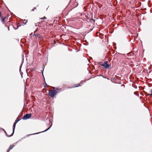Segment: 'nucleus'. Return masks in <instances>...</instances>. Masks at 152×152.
<instances>
[{
    "instance_id": "f257e3e1",
    "label": "nucleus",
    "mask_w": 152,
    "mask_h": 152,
    "mask_svg": "<svg viewBox=\"0 0 152 152\" xmlns=\"http://www.w3.org/2000/svg\"><path fill=\"white\" fill-rule=\"evenodd\" d=\"M57 93V91L55 90H53L52 91H49L48 95L52 98Z\"/></svg>"
},
{
    "instance_id": "f03ea898",
    "label": "nucleus",
    "mask_w": 152,
    "mask_h": 152,
    "mask_svg": "<svg viewBox=\"0 0 152 152\" xmlns=\"http://www.w3.org/2000/svg\"><path fill=\"white\" fill-rule=\"evenodd\" d=\"M31 114H26L25 115L23 118V120H27V119H29L30 118L31 116Z\"/></svg>"
},
{
    "instance_id": "7ed1b4c3",
    "label": "nucleus",
    "mask_w": 152,
    "mask_h": 152,
    "mask_svg": "<svg viewBox=\"0 0 152 152\" xmlns=\"http://www.w3.org/2000/svg\"><path fill=\"white\" fill-rule=\"evenodd\" d=\"M107 61L105 62L104 64H100V65H101L102 66H103L105 69H108L109 68L110 66L109 64H108Z\"/></svg>"
},
{
    "instance_id": "20e7f679",
    "label": "nucleus",
    "mask_w": 152,
    "mask_h": 152,
    "mask_svg": "<svg viewBox=\"0 0 152 152\" xmlns=\"http://www.w3.org/2000/svg\"><path fill=\"white\" fill-rule=\"evenodd\" d=\"M35 31L34 32V34L32 35L33 37L34 36L36 37H38V38H41L40 37V34L37 33L35 34Z\"/></svg>"
},
{
    "instance_id": "39448f33",
    "label": "nucleus",
    "mask_w": 152,
    "mask_h": 152,
    "mask_svg": "<svg viewBox=\"0 0 152 152\" xmlns=\"http://www.w3.org/2000/svg\"><path fill=\"white\" fill-rule=\"evenodd\" d=\"M16 124V123L15 122H14V124L13 126V132L11 134V136H12L14 133Z\"/></svg>"
},
{
    "instance_id": "423d86ee",
    "label": "nucleus",
    "mask_w": 152,
    "mask_h": 152,
    "mask_svg": "<svg viewBox=\"0 0 152 152\" xmlns=\"http://www.w3.org/2000/svg\"><path fill=\"white\" fill-rule=\"evenodd\" d=\"M52 125L50 126L47 129H46L44 131H43L42 132H39V133H35V134H39V133H40L41 132H45L47 131L49 129H50L51 128V127L52 126Z\"/></svg>"
},
{
    "instance_id": "0eeeda50",
    "label": "nucleus",
    "mask_w": 152,
    "mask_h": 152,
    "mask_svg": "<svg viewBox=\"0 0 152 152\" xmlns=\"http://www.w3.org/2000/svg\"><path fill=\"white\" fill-rule=\"evenodd\" d=\"M14 146L15 145H10L8 149L7 152H9Z\"/></svg>"
},
{
    "instance_id": "6e6552de",
    "label": "nucleus",
    "mask_w": 152,
    "mask_h": 152,
    "mask_svg": "<svg viewBox=\"0 0 152 152\" xmlns=\"http://www.w3.org/2000/svg\"><path fill=\"white\" fill-rule=\"evenodd\" d=\"M2 130L4 131V132L5 133V134H6V136L8 137H11V136H11V135H8L7 132H6V131L3 129H2Z\"/></svg>"
},
{
    "instance_id": "1a4fd4ad",
    "label": "nucleus",
    "mask_w": 152,
    "mask_h": 152,
    "mask_svg": "<svg viewBox=\"0 0 152 152\" xmlns=\"http://www.w3.org/2000/svg\"><path fill=\"white\" fill-rule=\"evenodd\" d=\"M80 86V84H76V85H75V86L72 87V88H75V87H78V86Z\"/></svg>"
},
{
    "instance_id": "9d476101",
    "label": "nucleus",
    "mask_w": 152,
    "mask_h": 152,
    "mask_svg": "<svg viewBox=\"0 0 152 152\" xmlns=\"http://www.w3.org/2000/svg\"><path fill=\"white\" fill-rule=\"evenodd\" d=\"M135 39H130V42H131V43H132L134 42Z\"/></svg>"
},
{
    "instance_id": "9b49d317",
    "label": "nucleus",
    "mask_w": 152,
    "mask_h": 152,
    "mask_svg": "<svg viewBox=\"0 0 152 152\" xmlns=\"http://www.w3.org/2000/svg\"><path fill=\"white\" fill-rule=\"evenodd\" d=\"M20 120V119L17 118L15 121V122L17 123L18 121H19Z\"/></svg>"
},
{
    "instance_id": "f8f14e48",
    "label": "nucleus",
    "mask_w": 152,
    "mask_h": 152,
    "mask_svg": "<svg viewBox=\"0 0 152 152\" xmlns=\"http://www.w3.org/2000/svg\"><path fill=\"white\" fill-rule=\"evenodd\" d=\"M24 21L25 22H23V23H24L25 24H26V23H27V22L28 20H25V19H24Z\"/></svg>"
},
{
    "instance_id": "ddd939ff",
    "label": "nucleus",
    "mask_w": 152,
    "mask_h": 152,
    "mask_svg": "<svg viewBox=\"0 0 152 152\" xmlns=\"http://www.w3.org/2000/svg\"><path fill=\"white\" fill-rule=\"evenodd\" d=\"M46 18L45 16H44L42 18H40V19L42 20V19H45Z\"/></svg>"
},
{
    "instance_id": "4468645a",
    "label": "nucleus",
    "mask_w": 152,
    "mask_h": 152,
    "mask_svg": "<svg viewBox=\"0 0 152 152\" xmlns=\"http://www.w3.org/2000/svg\"><path fill=\"white\" fill-rule=\"evenodd\" d=\"M46 85H47V84L46 83H45V84H44V87H46Z\"/></svg>"
},
{
    "instance_id": "2eb2a0df",
    "label": "nucleus",
    "mask_w": 152,
    "mask_h": 152,
    "mask_svg": "<svg viewBox=\"0 0 152 152\" xmlns=\"http://www.w3.org/2000/svg\"><path fill=\"white\" fill-rule=\"evenodd\" d=\"M5 18H2V22H4V19H5Z\"/></svg>"
},
{
    "instance_id": "dca6fc26",
    "label": "nucleus",
    "mask_w": 152,
    "mask_h": 152,
    "mask_svg": "<svg viewBox=\"0 0 152 152\" xmlns=\"http://www.w3.org/2000/svg\"><path fill=\"white\" fill-rule=\"evenodd\" d=\"M22 64L20 66V70H21V66H22Z\"/></svg>"
},
{
    "instance_id": "f3484780",
    "label": "nucleus",
    "mask_w": 152,
    "mask_h": 152,
    "mask_svg": "<svg viewBox=\"0 0 152 152\" xmlns=\"http://www.w3.org/2000/svg\"><path fill=\"white\" fill-rule=\"evenodd\" d=\"M36 9V7H34V9H32L31 11H34V9Z\"/></svg>"
},
{
    "instance_id": "a211bd4d",
    "label": "nucleus",
    "mask_w": 152,
    "mask_h": 152,
    "mask_svg": "<svg viewBox=\"0 0 152 152\" xmlns=\"http://www.w3.org/2000/svg\"><path fill=\"white\" fill-rule=\"evenodd\" d=\"M42 22V21H41V22H39L38 23V24H40V23H41Z\"/></svg>"
},
{
    "instance_id": "6ab92c4d",
    "label": "nucleus",
    "mask_w": 152,
    "mask_h": 152,
    "mask_svg": "<svg viewBox=\"0 0 152 152\" xmlns=\"http://www.w3.org/2000/svg\"><path fill=\"white\" fill-rule=\"evenodd\" d=\"M149 95L151 96H152V93L150 94Z\"/></svg>"
},
{
    "instance_id": "aec40b11",
    "label": "nucleus",
    "mask_w": 152,
    "mask_h": 152,
    "mask_svg": "<svg viewBox=\"0 0 152 152\" xmlns=\"http://www.w3.org/2000/svg\"><path fill=\"white\" fill-rule=\"evenodd\" d=\"M26 39V41L27 40H29V39L27 38V39Z\"/></svg>"
},
{
    "instance_id": "412c9836",
    "label": "nucleus",
    "mask_w": 152,
    "mask_h": 152,
    "mask_svg": "<svg viewBox=\"0 0 152 152\" xmlns=\"http://www.w3.org/2000/svg\"><path fill=\"white\" fill-rule=\"evenodd\" d=\"M43 70H44V69H43V70H41V72H42L43 73Z\"/></svg>"
},
{
    "instance_id": "4be33fe9",
    "label": "nucleus",
    "mask_w": 152,
    "mask_h": 152,
    "mask_svg": "<svg viewBox=\"0 0 152 152\" xmlns=\"http://www.w3.org/2000/svg\"><path fill=\"white\" fill-rule=\"evenodd\" d=\"M91 20H93V21H94H94H94V19H91Z\"/></svg>"
},
{
    "instance_id": "5701e85b",
    "label": "nucleus",
    "mask_w": 152,
    "mask_h": 152,
    "mask_svg": "<svg viewBox=\"0 0 152 152\" xmlns=\"http://www.w3.org/2000/svg\"><path fill=\"white\" fill-rule=\"evenodd\" d=\"M82 83V81H81V82L80 83L81 84V83Z\"/></svg>"
},
{
    "instance_id": "b1692460",
    "label": "nucleus",
    "mask_w": 152,
    "mask_h": 152,
    "mask_svg": "<svg viewBox=\"0 0 152 152\" xmlns=\"http://www.w3.org/2000/svg\"><path fill=\"white\" fill-rule=\"evenodd\" d=\"M37 24H35V26H37Z\"/></svg>"
},
{
    "instance_id": "393cba45",
    "label": "nucleus",
    "mask_w": 152,
    "mask_h": 152,
    "mask_svg": "<svg viewBox=\"0 0 152 152\" xmlns=\"http://www.w3.org/2000/svg\"><path fill=\"white\" fill-rule=\"evenodd\" d=\"M150 91L151 92H152V90H151Z\"/></svg>"
},
{
    "instance_id": "a878e982",
    "label": "nucleus",
    "mask_w": 152,
    "mask_h": 152,
    "mask_svg": "<svg viewBox=\"0 0 152 152\" xmlns=\"http://www.w3.org/2000/svg\"><path fill=\"white\" fill-rule=\"evenodd\" d=\"M54 42H55V43H56V42L55 40H54Z\"/></svg>"
},
{
    "instance_id": "bb28decb",
    "label": "nucleus",
    "mask_w": 152,
    "mask_h": 152,
    "mask_svg": "<svg viewBox=\"0 0 152 152\" xmlns=\"http://www.w3.org/2000/svg\"><path fill=\"white\" fill-rule=\"evenodd\" d=\"M32 34H33V33H32L31 34V35H32Z\"/></svg>"
}]
</instances>
